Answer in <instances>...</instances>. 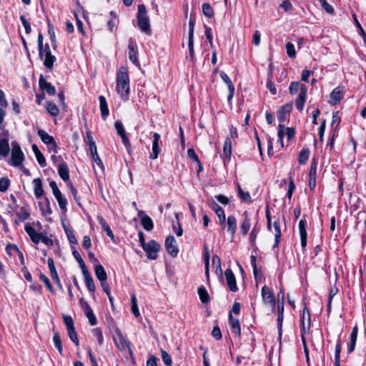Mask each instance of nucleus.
I'll return each instance as SVG.
<instances>
[{
    "instance_id": "f704fd0d",
    "label": "nucleus",
    "mask_w": 366,
    "mask_h": 366,
    "mask_svg": "<svg viewBox=\"0 0 366 366\" xmlns=\"http://www.w3.org/2000/svg\"><path fill=\"white\" fill-rule=\"evenodd\" d=\"M14 213L17 216L19 221L24 222L29 217V213L28 211L23 207H16L15 210H14Z\"/></svg>"
},
{
    "instance_id": "4d7b16f0",
    "label": "nucleus",
    "mask_w": 366,
    "mask_h": 366,
    "mask_svg": "<svg viewBox=\"0 0 366 366\" xmlns=\"http://www.w3.org/2000/svg\"><path fill=\"white\" fill-rule=\"evenodd\" d=\"M286 50H287V54L289 57H290V58L295 57L296 51H295V46L293 45V44H292L291 42H287L286 44Z\"/></svg>"
},
{
    "instance_id": "72a5a7b5",
    "label": "nucleus",
    "mask_w": 366,
    "mask_h": 366,
    "mask_svg": "<svg viewBox=\"0 0 366 366\" xmlns=\"http://www.w3.org/2000/svg\"><path fill=\"white\" fill-rule=\"evenodd\" d=\"M58 172L60 177L65 182L69 179V169L66 163H61L58 167Z\"/></svg>"
},
{
    "instance_id": "dca6fc26",
    "label": "nucleus",
    "mask_w": 366,
    "mask_h": 366,
    "mask_svg": "<svg viewBox=\"0 0 366 366\" xmlns=\"http://www.w3.org/2000/svg\"><path fill=\"white\" fill-rule=\"evenodd\" d=\"M342 98L343 88L337 86L330 94V99L329 101V103L332 105H336L340 102Z\"/></svg>"
},
{
    "instance_id": "79ce46f5",
    "label": "nucleus",
    "mask_w": 366,
    "mask_h": 366,
    "mask_svg": "<svg viewBox=\"0 0 366 366\" xmlns=\"http://www.w3.org/2000/svg\"><path fill=\"white\" fill-rule=\"evenodd\" d=\"M302 86H306L305 84H300L299 81H292L289 86L290 93L293 95L295 94L298 91L300 92L302 91Z\"/></svg>"
},
{
    "instance_id": "473e14b6",
    "label": "nucleus",
    "mask_w": 366,
    "mask_h": 366,
    "mask_svg": "<svg viewBox=\"0 0 366 366\" xmlns=\"http://www.w3.org/2000/svg\"><path fill=\"white\" fill-rule=\"evenodd\" d=\"M10 147L9 139L7 138H2L0 139V155L6 157L9 154Z\"/></svg>"
},
{
    "instance_id": "6e6552de",
    "label": "nucleus",
    "mask_w": 366,
    "mask_h": 366,
    "mask_svg": "<svg viewBox=\"0 0 366 366\" xmlns=\"http://www.w3.org/2000/svg\"><path fill=\"white\" fill-rule=\"evenodd\" d=\"M295 129L291 127L285 128L283 125L280 124L278 129V142H280L282 147H283V137L285 135L287 136L288 140L292 139L295 137Z\"/></svg>"
},
{
    "instance_id": "2f4dec72",
    "label": "nucleus",
    "mask_w": 366,
    "mask_h": 366,
    "mask_svg": "<svg viewBox=\"0 0 366 366\" xmlns=\"http://www.w3.org/2000/svg\"><path fill=\"white\" fill-rule=\"evenodd\" d=\"M99 107L101 111L102 117L104 119L109 115V109L107 100L104 96L99 97Z\"/></svg>"
},
{
    "instance_id": "e2e57ef3",
    "label": "nucleus",
    "mask_w": 366,
    "mask_h": 366,
    "mask_svg": "<svg viewBox=\"0 0 366 366\" xmlns=\"http://www.w3.org/2000/svg\"><path fill=\"white\" fill-rule=\"evenodd\" d=\"M9 180L7 178H0V192H5L9 186Z\"/></svg>"
},
{
    "instance_id": "a18cd8bd",
    "label": "nucleus",
    "mask_w": 366,
    "mask_h": 366,
    "mask_svg": "<svg viewBox=\"0 0 366 366\" xmlns=\"http://www.w3.org/2000/svg\"><path fill=\"white\" fill-rule=\"evenodd\" d=\"M53 341H54V345L56 347V349L58 350L59 354L62 355V351H63L62 344H61L60 336L58 332L54 333V335L53 336Z\"/></svg>"
},
{
    "instance_id": "5701e85b",
    "label": "nucleus",
    "mask_w": 366,
    "mask_h": 366,
    "mask_svg": "<svg viewBox=\"0 0 366 366\" xmlns=\"http://www.w3.org/2000/svg\"><path fill=\"white\" fill-rule=\"evenodd\" d=\"M98 222L102 226V229L106 232L107 235L113 241L115 242V236L113 234L110 227L106 222L105 219L101 217L98 216L97 217Z\"/></svg>"
},
{
    "instance_id": "f3484780",
    "label": "nucleus",
    "mask_w": 366,
    "mask_h": 366,
    "mask_svg": "<svg viewBox=\"0 0 366 366\" xmlns=\"http://www.w3.org/2000/svg\"><path fill=\"white\" fill-rule=\"evenodd\" d=\"M252 219L247 212H244L242 214V220L240 224V230L242 234L245 236L247 234L251 227Z\"/></svg>"
},
{
    "instance_id": "4c0bfd02",
    "label": "nucleus",
    "mask_w": 366,
    "mask_h": 366,
    "mask_svg": "<svg viewBox=\"0 0 366 366\" xmlns=\"http://www.w3.org/2000/svg\"><path fill=\"white\" fill-rule=\"evenodd\" d=\"M141 223L144 229L147 231H150L153 229V222L152 219L147 215H144L142 217Z\"/></svg>"
},
{
    "instance_id": "c756f323",
    "label": "nucleus",
    "mask_w": 366,
    "mask_h": 366,
    "mask_svg": "<svg viewBox=\"0 0 366 366\" xmlns=\"http://www.w3.org/2000/svg\"><path fill=\"white\" fill-rule=\"evenodd\" d=\"M232 154V142L229 137H227L224 140L223 148L224 161L229 160Z\"/></svg>"
},
{
    "instance_id": "cd10ccee",
    "label": "nucleus",
    "mask_w": 366,
    "mask_h": 366,
    "mask_svg": "<svg viewBox=\"0 0 366 366\" xmlns=\"http://www.w3.org/2000/svg\"><path fill=\"white\" fill-rule=\"evenodd\" d=\"M82 274L84 275L85 284L88 290L92 292H94L96 289L95 285L93 278L91 274L89 272L88 269L82 272Z\"/></svg>"
},
{
    "instance_id": "49530a36",
    "label": "nucleus",
    "mask_w": 366,
    "mask_h": 366,
    "mask_svg": "<svg viewBox=\"0 0 366 366\" xmlns=\"http://www.w3.org/2000/svg\"><path fill=\"white\" fill-rule=\"evenodd\" d=\"M48 267H49V271H50V274H51V278L53 280L54 279H57V277L59 276H58L57 272L56 270V268H55V266H54V260H53L52 258H49L48 259Z\"/></svg>"
},
{
    "instance_id": "6ab92c4d",
    "label": "nucleus",
    "mask_w": 366,
    "mask_h": 366,
    "mask_svg": "<svg viewBox=\"0 0 366 366\" xmlns=\"http://www.w3.org/2000/svg\"><path fill=\"white\" fill-rule=\"evenodd\" d=\"M159 140L160 135L158 133H154L153 134V142H152V153L150 154L149 157L152 159H155L158 157L161 152V149L159 147Z\"/></svg>"
},
{
    "instance_id": "412c9836",
    "label": "nucleus",
    "mask_w": 366,
    "mask_h": 366,
    "mask_svg": "<svg viewBox=\"0 0 366 366\" xmlns=\"http://www.w3.org/2000/svg\"><path fill=\"white\" fill-rule=\"evenodd\" d=\"M307 89V86H302V91L299 93V95L296 99V107L299 111H302L305 103L306 102Z\"/></svg>"
},
{
    "instance_id": "5fc2aeb1",
    "label": "nucleus",
    "mask_w": 366,
    "mask_h": 366,
    "mask_svg": "<svg viewBox=\"0 0 366 366\" xmlns=\"http://www.w3.org/2000/svg\"><path fill=\"white\" fill-rule=\"evenodd\" d=\"M238 194H239V198L242 200H243L244 202H247V203L251 202L252 200H251V196H250L249 193L247 192H244L240 188L239 186V189H238Z\"/></svg>"
},
{
    "instance_id": "bf43d9fd",
    "label": "nucleus",
    "mask_w": 366,
    "mask_h": 366,
    "mask_svg": "<svg viewBox=\"0 0 366 366\" xmlns=\"http://www.w3.org/2000/svg\"><path fill=\"white\" fill-rule=\"evenodd\" d=\"M320 3L321 6L325 9V11L327 13L330 14H334L333 7L330 4H329L326 0H320Z\"/></svg>"
},
{
    "instance_id": "20e7f679",
    "label": "nucleus",
    "mask_w": 366,
    "mask_h": 366,
    "mask_svg": "<svg viewBox=\"0 0 366 366\" xmlns=\"http://www.w3.org/2000/svg\"><path fill=\"white\" fill-rule=\"evenodd\" d=\"M12 149L11 154V159L12 164L15 167H19L24 160V155L21 151L19 144L16 142L11 143Z\"/></svg>"
},
{
    "instance_id": "58836bf2",
    "label": "nucleus",
    "mask_w": 366,
    "mask_h": 366,
    "mask_svg": "<svg viewBox=\"0 0 366 366\" xmlns=\"http://www.w3.org/2000/svg\"><path fill=\"white\" fill-rule=\"evenodd\" d=\"M131 305L132 312L135 317H139L140 313L138 309L137 299L134 294H132L131 295Z\"/></svg>"
},
{
    "instance_id": "603ef678",
    "label": "nucleus",
    "mask_w": 366,
    "mask_h": 366,
    "mask_svg": "<svg viewBox=\"0 0 366 366\" xmlns=\"http://www.w3.org/2000/svg\"><path fill=\"white\" fill-rule=\"evenodd\" d=\"M67 332H68V335L69 336V338L71 339V340L76 345L78 346L79 342V340H78V337H77V334L75 331V328L74 327H71V328H69V329H67Z\"/></svg>"
},
{
    "instance_id": "aec40b11",
    "label": "nucleus",
    "mask_w": 366,
    "mask_h": 366,
    "mask_svg": "<svg viewBox=\"0 0 366 366\" xmlns=\"http://www.w3.org/2000/svg\"><path fill=\"white\" fill-rule=\"evenodd\" d=\"M39 84L40 89L43 91H45L48 94L51 96L55 94V87L52 86L51 83L46 81L42 75H41L39 77Z\"/></svg>"
},
{
    "instance_id": "393cba45",
    "label": "nucleus",
    "mask_w": 366,
    "mask_h": 366,
    "mask_svg": "<svg viewBox=\"0 0 366 366\" xmlns=\"http://www.w3.org/2000/svg\"><path fill=\"white\" fill-rule=\"evenodd\" d=\"M307 315H308V320H307L308 322H307V326L305 325V311L303 312L302 320H301V326H302L301 339H302V342L303 344V347L307 346L305 334L309 331L310 327V315H309V313H307Z\"/></svg>"
},
{
    "instance_id": "bb28decb",
    "label": "nucleus",
    "mask_w": 366,
    "mask_h": 366,
    "mask_svg": "<svg viewBox=\"0 0 366 366\" xmlns=\"http://www.w3.org/2000/svg\"><path fill=\"white\" fill-rule=\"evenodd\" d=\"M39 205L42 215L47 216L52 213L49 200L47 197H44L43 201L39 203Z\"/></svg>"
},
{
    "instance_id": "c9c22d12",
    "label": "nucleus",
    "mask_w": 366,
    "mask_h": 366,
    "mask_svg": "<svg viewBox=\"0 0 366 366\" xmlns=\"http://www.w3.org/2000/svg\"><path fill=\"white\" fill-rule=\"evenodd\" d=\"M95 274L101 282L107 281V275L102 264H98L95 267Z\"/></svg>"
},
{
    "instance_id": "37998d69",
    "label": "nucleus",
    "mask_w": 366,
    "mask_h": 366,
    "mask_svg": "<svg viewBox=\"0 0 366 366\" xmlns=\"http://www.w3.org/2000/svg\"><path fill=\"white\" fill-rule=\"evenodd\" d=\"M64 229L69 242L71 244H76L77 240L71 228L68 226H64Z\"/></svg>"
},
{
    "instance_id": "4468645a",
    "label": "nucleus",
    "mask_w": 366,
    "mask_h": 366,
    "mask_svg": "<svg viewBox=\"0 0 366 366\" xmlns=\"http://www.w3.org/2000/svg\"><path fill=\"white\" fill-rule=\"evenodd\" d=\"M44 65L49 69L53 67L54 62L56 60V57L51 54L49 46L46 44L45 45V49L44 51Z\"/></svg>"
},
{
    "instance_id": "f03ea898",
    "label": "nucleus",
    "mask_w": 366,
    "mask_h": 366,
    "mask_svg": "<svg viewBox=\"0 0 366 366\" xmlns=\"http://www.w3.org/2000/svg\"><path fill=\"white\" fill-rule=\"evenodd\" d=\"M137 23L142 31L147 34H151L149 19L147 16V11L144 5L138 6Z\"/></svg>"
},
{
    "instance_id": "13d9d810",
    "label": "nucleus",
    "mask_w": 366,
    "mask_h": 366,
    "mask_svg": "<svg viewBox=\"0 0 366 366\" xmlns=\"http://www.w3.org/2000/svg\"><path fill=\"white\" fill-rule=\"evenodd\" d=\"M162 358L164 364L167 366H171L172 363V357L168 352L162 350H161Z\"/></svg>"
},
{
    "instance_id": "f257e3e1",
    "label": "nucleus",
    "mask_w": 366,
    "mask_h": 366,
    "mask_svg": "<svg viewBox=\"0 0 366 366\" xmlns=\"http://www.w3.org/2000/svg\"><path fill=\"white\" fill-rule=\"evenodd\" d=\"M116 90L124 101L128 99L130 91L129 77L127 69L125 66L119 67L117 71Z\"/></svg>"
},
{
    "instance_id": "9d476101",
    "label": "nucleus",
    "mask_w": 366,
    "mask_h": 366,
    "mask_svg": "<svg viewBox=\"0 0 366 366\" xmlns=\"http://www.w3.org/2000/svg\"><path fill=\"white\" fill-rule=\"evenodd\" d=\"M262 300L265 304H269L273 310L275 306V297L273 292L267 286H264L261 291Z\"/></svg>"
},
{
    "instance_id": "1a4fd4ad",
    "label": "nucleus",
    "mask_w": 366,
    "mask_h": 366,
    "mask_svg": "<svg viewBox=\"0 0 366 366\" xmlns=\"http://www.w3.org/2000/svg\"><path fill=\"white\" fill-rule=\"evenodd\" d=\"M165 248L167 252L172 257H175L177 256L179 249L177 245V241L173 236H169L167 237L165 240Z\"/></svg>"
},
{
    "instance_id": "3c124183",
    "label": "nucleus",
    "mask_w": 366,
    "mask_h": 366,
    "mask_svg": "<svg viewBox=\"0 0 366 366\" xmlns=\"http://www.w3.org/2000/svg\"><path fill=\"white\" fill-rule=\"evenodd\" d=\"M86 316L87 317L89 323L92 325H96L97 323L96 317L93 312V310L91 307L87 308V311L85 312Z\"/></svg>"
},
{
    "instance_id": "052dcab7",
    "label": "nucleus",
    "mask_w": 366,
    "mask_h": 366,
    "mask_svg": "<svg viewBox=\"0 0 366 366\" xmlns=\"http://www.w3.org/2000/svg\"><path fill=\"white\" fill-rule=\"evenodd\" d=\"M204 29H205L204 33H205L206 38L209 43L210 47H212L213 46V37H212V29L207 26H204Z\"/></svg>"
},
{
    "instance_id": "a19ab883",
    "label": "nucleus",
    "mask_w": 366,
    "mask_h": 366,
    "mask_svg": "<svg viewBox=\"0 0 366 366\" xmlns=\"http://www.w3.org/2000/svg\"><path fill=\"white\" fill-rule=\"evenodd\" d=\"M46 109L47 112L52 117H56L59 112V110L56 105L52 102L46 103Z\"/></svg>"
},
{
    "instance_id": "2eb2a0df",
    "label": "nucleus",
    "mask_w": 366,
    "mask_h": 366,
    "mask_svg": "<svg viewBox=\"0 0 366 366\" xmlns=\"http://www.w3.org/2000/svg\"><path fill=\"white\" fill-rule=\"evenodd\" d=\"M220 77L222 79V81L227 84V86L228 87L229 94L227 97V100L229 102H231V101L234 97V89H235L234 86L232 84L229 77L227 76V74L225 72L222 71L220 73Z\"/></svg>"
},
{
    "instance_id": "b1692460",
    "label": "nucleus",
    "mask_w": 366,
    "mask_h": 366,
    "mask_svg": "<svg viewBox=\"0 0 366 366\" xmlns=\"http://www.w3.org/2000/svg\"><path fill=\"white\" fill-rule=\"evenodd\" d=\"M129 59L136 66L139 65V62L137 58V52L134 49V41L132 39L129 41Z\"/></svg>"
},
{
    "instance_id": "864d4df0",
    "label": "nucleus",
    "mask_w": 366,
    "mask_h": 366,
    "mask_svg": "<svg viewBox=\"0 0 366 366\" xmlns=\"http://www.w3.org/2000/svg\"><path fill=\"white\" fill-rule=\"evenodd\" d=\"M38 49H39V56L41 59L44 58V51L45 49V46L43 45V36L40 33L38 36Z\"/></svg>"
},
{
    "instance_id": "7ed1b4c3",
    "label": "nucleus",
    "mask_w": 366,
    "mask_h": 366,
    "mask_svg": "<svg viewBox=\"0 0 366 366\" xmlns=\"http://www.w3.org/2000/svg\"><path fill=\"white\" fill-rule=\"evenodd\" d=\"M24 229L34 243L38 244L39 242H41L46 246L53 245L54 242L51 238L44 235L43 233L36 232L35 229L29 224H26Z\"/></svg>"
},
{
    "instance_id": "c03bdc74",
    "label": "nucleus",
    "mask_w": 366,
    "mask_h": 366,
    "mask_svg": "<svg viewBox=\"0 0 366 366\" xmlns=\"http://www.w3.org/2000/svg\"><path fill=\"white\" fill-rule=\"evenodd\" d=\"M310 156V150L309 149H303L300 151L298 157L299 163L301 164H305L308 160Z\"/></svg>"
},
{
    "instance_id": "a878e982",
    "label": "nucleus",
    "mask_w": 366,
    "mask_h": 366,
    "mask_svg": "<svg viewBox=\"0 0 366 366\" xmlns=\"http://www.w3.org/2000/svg\"><path fill=\"white\" fill-rule=\"evenodd\" d=\"M34 192L36 198L44 196V192L42 187V182L40 178H36L33 180Z\"/></svg>"
},
{
    "instance_id": "0eeeda50",
    "label": "nucleus",
    "mask_w": 366,
    "mask_h": 366,
    "mask_svg": "<svg viewBox=\"0 0 366 366\" xmlns=\"http://www.w3.org/2000/svg\"><path fill=\"white\" fill-rule=\"evenodd\" d=\"M267 227L269 230H270L274 234V247H277L280 242V239L281 237V230L279 226V223L275 221L272 224L271 218L269 215L267 216Z\"/></svg>"
},
{
    "instance_id": "e433bc0d",
    "label": "nucleus",
    "mask_w": 366,
    "mask_h": 366,
    "mask_svg": "<svg viewBox=\"0 0 366 366\" xmlns=\"http://www.w3.org/2000/svg\"><path fill=\"white\" fill-rule=\"evenodd\" d=\"M32 150L36 156V160L39 162V164L42 167L46 166V159L42 154V153L39 149L38 147L36 144L32 145Z\"/></svg>"
},
{
    "instance_id": "680f3d73",
    "label": "nucleus",
    "mask_w": 366,
    "mask_h": 366,
    "mask_svg": "<svg viewBox=\"0 0 366 366\" xmlns=\"http://www.w3.org/2000/svg\"><path fill=\"white\" fill-rule=\"evenodd\" d=\"M39 279L41 282H43L46 287H47V289L50 291V292H53V287L49 280V278L44 274H41L39 275Z\"/></svg>"
},
{
    "instance_id": "a211bd4d",
    "label": "nucleus",
    "mask_w": 366,
    "mask_h": 366,
    "mask_svg": "<svg viewBox=\"0 0 366 366\" xmlns=\"http://www.w3.org/2000/svg\"><path fill=\"white\" fill-rule=\"evenodd\" d=\"M114 127L118 133V134L121 137L122 142L125 147L128 148L130 146L129 140L126 134V132L124 130V126L120 121H116L114 123Z\"/></svg>"
},
{
    "instance_id": "39448f33",
    "label": "nucleus",
    "mask_w": 366,
    "mask_h": 366,
    "mask_svg": "<svg viewBox=\"0 0 366 366\" xmlns=\"http://www.w3.org/2000/svg\"><path fill=\"white\" fill-rule=\"evenodd\" d=\"M161 245L154 240H150L146 245H143V249L146 252L149 259H156L157 252L160 250Z\"/></svg>"
},
{
    "instance_id": "423d86ee",
    "label": "nucleus",
    "mask_w": 366,
    "mask_h": 366,
    "mask_svg": "<svg viewBox=\"0 0 366 366\" xmlns=\"http://www.w3.org/2000/svg\"><path fill=\"white\" fill-rule=\"evenodd\" d=\"M38 136L40 137V139L44 144L48 145V149L50 152L53 151L55 154L57 152V145L53 137L49 135L46 132H45L43 129H39L38 131Z\"/></svg>"
},
{
    "instance_id": "09e8293b",
    "label": "nucleus",
    "mask_w": 366,
    "mask_h": 366,
    "mask_svg": "<svg viewBox=\"0 0 366 366\" xmlns=\"http://www.w3.org/2000/svg\"><path fill=\"white\" fill-rule=\"evenodd\" d=\"M56 199L58 202L59 206L61 210L64 212L66 211V204H67V200L64 197V195L61 194L59 196L55 197Z\"/></svg>"
},
{
    "instance_id": "ea45409f",
    "label": "nucleus",
    "mask_w": 366,
    "mask_h": 366,
    "mask_svg": "<svg viewBox=\"0 0 366 366\" xmlns=\"http://www.w3.org/2000/svg\"><path fill=\"white\" fill-rule=\"evenodd\" d=\"M198 295L202 302L207 303L209 301V294L204 286H201L198 288Z\"/></svg>"
},
{
    "instance_id": "f8f14e48",
    "label": "nucleus",
    "mask_w": 366,
    "mask_h": 366,
    "mask_svg": "<svg viewBox=\"0 0 366 366\" xmlns=\"http://www.w3.org/2000/svg\"><path fill=\"white\" fill-rule=\"evenodd\" d=\"M224 276L227 284L232 292H237L238 288L236 284L235 277L231 269L228 268L224 271Z\"/></svg>"
},
{
    "instance_id": "de8ad7c7",
    "label": "nucleus",
    "mask_w": 366,
    "mask_h": 366,
    "mask_svg": "<svg viewBox=\"0 0 366 366\" xmlns=\"http://www.w3.org/2000/svg\"><path fill=\"white\" fill-rule=\"evenodd\" d=\"M202 12L204 16L211 18L214 16V10L208 3L202 4Z\"/></svg>"
},
{
    "instance_id": "c85d7f7f",
    "label": "nucleus",
    "mask_w": 366,
    "mask_h": 366,
    "mask_svg": "<svg viewBox=\"0 0 366 366\" xmlns=\"http://www.w3.org/2000/svg\"><path fill=\"white\" fill-rule=\"evenodd\" d=\"M227 231L234 237L237 229V219L234 216L230 215L227 217Z\"/></svg>"
},
{
    "instance_id": "69168bd1",
    "label": "nucleus",
    "mask_w": 366,
    "mask_h": 366,
    "mask_svg": "<svg viewBox=\"0 0 366 366\" xmlns=\"http://www.w3.org/2000/svg\"><path fill=\"white\" fill-rule=\"evenodd\" d=\"M49 186H50V187H51V189L52 190V193H53L54 197L59 196L60 194H61V191L58 188V186H57L56 183L54 181H51L49 183Z\"/></svg>"
},
{
    "instance_id": "6e6d98bb",
    "label": "nucleus",
    "mask_w": 366,
    "mask_h": 366,
    "mask_svg": "<svg viewBox=\"0 0 366 366\" xmlns=\"http://www.w3.org/2000/svg\"><path fill=\"white\" fill-rule=\"evenodd\" d=\"M212 265L215 268L217 273L222 272L221 261H220V258L217 255H214L212 257Z\"/></svg>"
},
{
    "instance_id": "8fccbe9b",
    "label": "nucleus",
    "mask_w": 366,
    "mask_h": 366,
    "mask_svg": "<svg viewBox=\"0 0 366 366\" xmlns=\"http://www.w3.org/2000/svg\"><path fill=\"white\" fill-rule=\"evenodd\" d=\"M72 254H73L74 258L76 259V260L78 262V263L81 269V272L87 270L86 264H85L83 259L81 258L80 254L77 251H74L72 252Z\"/></svg>"
},
{
    "instance_id": "774afa93",
    "label": "nucleus",
    "mask_w": 366,
    "mask_h": 366,
    "mask_svg": "<svg viewBox=\"0 0 366 366\" xmlns=\"http://www.w3.org/2000/svg\"><path fill=\"white\" fill-rule=\"evenodd\" d=\"M212 335L214 338H215L217 340L222 338L221 330L218 326H215L213 327V330L212 331Z\"/></svg>"
},
{
    "instance_id": "338daca9",
    "label": "nucleus",
    "mask_w": 366,
    "mask_h": 366,
    "mask_svg": "<svg viewBox=\"0 0 366 366\" xmlns=\"http://www.w3.org/2000/svg\"><path fill=\"white\" fill-rule=\"evenodd\" d=\"M64 323L65 324L66 329L74 327V321L71 316L64 315Z\"/></svg>"
},
{
    "instance_id": "ddd939ff",
    "label": "nucleus",
    "mask_w": 366,
    "mask_h": 366,
    "mask_svg": "<svg viewBox=\"0 0 366 366\" xmlns=\"http://www.w3.org/2000/svg\"><path fill=\"white\" fill-rule=\"evenodd\" d=\"M292 109V103H288L283 105L281 107V109L277 113V119L280 124L284 123L287 118V115H289Z\"/></svg>"
},
{
    "instance_id": "9b49d317",
    "label": "nucleus",
    "mask_w": 366,
    "mask_h": 366,
    "mask_svg": "<svg viewBox=\"0 0 366 366\" xmlns=\"http://www.w3.org/2000/svg\"><path fill=\"white\" fill-rule=\"evenodd\" d=\"M194 19L191 16L189 21L188 47L189 51V56L192 59L194 56Z\"/></svg>"
},
{
    "instance_id": "4be33fe9",
    "label": "nucleus",
    "mask_w": 366,
    "mask_h": 366,
    "mask_svg": "<svg viewBox=\"0 0 366 366\" xmlns=\"http://www.w3.org/2000/svg\"><path fill=\"white\" fill-rule=\"evenodd\" d=\"M211 208L214 211L216 214L217 215L219 223L224 224L226 221V216L224 214V211L223 209L214 201H212L210 204Z\"/></svg>"
},
{
    "instance_id": "7c9ffc66",
    "label": "nucleus",
    "mask_w": 366,
    "mask_h": 366,
    "mask_svg": "<svg viewBox=\"0 0 366 366\" xmlns=\"http://www.w3.org/2000/svg\"><path fill=\"white\" fill-rule=\"evenodd\" d=\"M229 325L232 332L239 335L241 332L240 324L237 319L232 317L230 314L229 317Z\"/></svg>"
},
{
    "instance_id": "0e129e2a",
    "label": "nucleus",
    "mask_w": 366,
    "mask_h": 366,
    "mask_svg": "<svg viewBox=\"0 0 366 366\" xmlns=\"http://www.w3.org/2000/svg\"><path fill=\"white\" fill-rule=\"evenodd\" d=\"M283 318H284V314H278L277 321V329H278V333H279L280 338H281L282 335Z\"/></svg>"
}]
</instances>
